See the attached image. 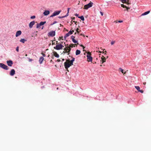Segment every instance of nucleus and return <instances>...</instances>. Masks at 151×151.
<instances>
[{
    "label": "nucleus",
    "instance_id": "1",
    "mask_svg": "<svg viewBox=\"0 0 151 151\" xmlns=\"http://www.w3.org/2000/svg\"><path fill=\"white\" fill-rule=\"evenodd\" d=\"M75 60V58H72V59L71 60H70L69 59H67L66 60V61L64 63V65L65 67L68 71H69L68 70V68L73 65V62Z\"/></svg>",
    "mask_w": 151,
    "mask_h": 151
},
{
    "label": "nucleus",
    "instance_id": "2",
    "mask_svg": "<svg viewBox=\"0 0 151 151\" xmlns=\"http://www.w3.org/2000/svg\"><path fill=\"white\" fill-rule=\"evenodd\" d=\"M87 61L88 62H92V57L91 56V53L89 52L87 53Z\"/></svg>",
    "mask_w": 151,
    "mask_h": 151
},
{
    "label": "nucleus",
    "instance_id": "3",
    "mask_svg": "<svg viewBox=\"0 0 151 151\" xmlns=\"http://www.w3.org/2000/svg\"><path fill=\"white\" fill-rule=\"evenodd\" d=\"M63 47H64V46L63 45L60 43V44L58 43L55 47H54V48L55 49L58 50L62 49Z\"/></svg>",
    "mask_w": 151,
    "mask_h": 151
},
{
    "label": "nucleus",
    "instance_id": "4",
    "mask_svg": "<svg viewBox=\"0 0 151 151\" xmlns=\"http://www.w3.org/2000/svg\"><path fill=\"white\" fill-rule=\"evenodd\" d=\"M93 3L91 1H90L88 4L85 5L84 6L83 9H87L88 8L91 7L93 5Z\"/></svg>",
    "mask_w": 151,
    "mask_h": 151
},
{
    "label": "nucleus",
    "instance_id": "5",
    "mask_svg": "<svg viewBox=\"0 0 151 151\" xmlns=\"http://www.w3.org/2000/svg\"><path fill=\"white\" fill-rule=\"evenodd\" d=\"M61 12V11L60 10L54 12L52 15L50 16V17H53L55 16L58 15Z\"/></svg>",
    "mask_w": 151,
    "mask_h": 151
},
{
    "label": "nucleus",
    "instance_id": "6",
    "mask_svg": "<svg viewBox=\"0 0 151 151\" xmlns=\"http://www.w3.org/2000/svg\"><path fill=\"white\" fill-rule=\"evenodd\" d=\"M0 67L5 70H8L9 69V68L7 66L3 63H0Z\"/></svg>",
    "mask_w": 151,
    "mask_h": 151
},
{
    "label": "nucleus",
    "instance_id": "7",
    "mask_svg": "<svg viewBox=\"0 0 151 151\" xmlns=\"http://www.w3.org/2000/svg\"><path fill=\"white\" fill-rule=\"evenodd\" d=\"M46 22H41L39 24H37L36 28H40L41 26L44 25L46 23Z\"/></svg>",
    "mask_w": 151,
    "mask_h": 151
},
{
    "label": "nucleus",
    "instance_id": "8",
    "mask_svg": "<svg viewBox=\"0 0 151 151\" xmlns=\"http://www.w3.org/2000/svg\"><path fill=\"white\" fill-rule=\"evenodd\" d=\"M55 32L54 31H52L48 33V36L53 37L55 36Z\"/></svg>",
    "mask_w": 151,
    "mask_h": 151
},
{
    "label": "nucleus",
    "instance_id": "9",
    "mask_svg": "<svg viewBox=\"0 0 151 151\" xmlns=\"http://www.w3.org/2000/svg\"><path fill=\"white\" fill-rule=\"evenodd\" d=\"M74 32V31L73 30L72 31L71 30L68 33L66 34L64 37V38H65L68 37L70 35L72 34Z\"/></svg>",
    "mask_w": 151,
    "mask_h": 151
},
{
    "label": "nucleus",
    "instance_id": "10",
    "mask_svg": "<svg viewBox=\"0 0 151 151\" xmlns=\"http://www.w3.org/2000/svg\"><path fill=\"white\" fill-rule=\"evenodd\" d=\"M35 24V22L34 21H32L29 24V27L30 28H32L33 25H34Z\"/></svg>",
    "mask_w": 151,
    "mask_h": 151
},
{
    "label": "nucleus",
    "instance_id": "11",
    "mask_svg": "<svg viewBox=\"0 0 151 151\" xmlns=\"http://www.w3.org/2000/svg\"><path fill=\"white\" fill-rule=\"evenodd\" d=\"M106 61V58L103 56H102L101 58V63L103 64V63L105 62Z\"/></svg>",
    "mask_w": 151,
    "mask_h": 151
},
{
    "label": "nucleus",
    "instance_id": "12",
    "mask_svg": "<svg viewBox=\"0 0 151 151\" xmlns=\"http://www.w3.org/2000/svg\"><path fill=\"white\" fill-rule=\"evenodd\" d=\"M6 62L8 65L9 66H11L13 64V62L12 60L7 61Z\"/></svg>",
    "mask_w": 151,
    "mask_h": 151
},
{
    "label": "nucleus",
    "instance_id": "13",
    "mask_svg": "<svg viewBox=\"0 0 151 151\" xmlns=\"http://www.w3.org/2000/svg\"><path fill=\"white\" fill-rule=\"evenodd\" d=\"M50 12L49 10H45L43 13L45 16H47L50 14Z\"/></svg>",
    "mask_w": 151,
    "mask_h": 151
},
{
    "label": "nucleus",
    "instance_id": "14",
    "mask_svg": "<svg viewBox=\"0 0 151 151\" xmlns=\"http://www.w3.org/2000/svg\"><path fill=\"white\" fill-rule=\"evenodd\" d=\"M15 74V71L14 69H12L10 72V75L11 76H14Z\"/></svg>",
    "mask_w": 151,
    "mask_h": 151
},
{
    "label": "nucleus",
    "instance_id": "15",
    "mask_svg": "<svg viewBox=\"0 0 151 151\" xmlns=\"http://www.w3.org/2000/svg\"><path fill=\"white\" fill-rule=\"evenodd\" d=\"M21 33H22V32L21 31L19 30V31H17L16 32V37H18V36L20 35L21 34Z\"/></svg>",
    "mask_w": 151,
    "mask_h": 151
},
{
    "label": "nucleus",
    "instance_id": "16",
    "mask_svg": "<svg viewBox=\"0 0 151 151\" xmlns=\"http://www.w3.org/2000/svg\"><path fill=\"white\" fill-rule=\"evenodd\" d=\"M75 37L73 36H72L71 37V39L72 40V41L74 43H76L78 41L75 39Z\"/></svg>",
    "mask_w": 151,
    "mask_h": 151
},
{
    "label": "nucleus",
    "instance_id": "17",
    "mask_svg": "<svg viewBox=\"0 0 151 151\" xmlns=\"http://www.w3.org/2000/svg\"><path fill=\"white\" fill-rule=\"evenodd\" d=\"M53 55L54 56L57 58H58L59 57V55L57 53V52L55 51H53Z\"/></svg>",
    "mask_w": 151,
    "mask_h": 151
},
{
    "label": "nucleus",
    "instance_id": "18",
    "mask_svg": "<svg viewBox=\"0 0 151 151\" xmlns=\"http://www.w3.org/2000/svg\"><path fill=\"white\" fill-rule=\"evenodd\" d=\"M44 60V58L43 57H40L39 60L40 63V64H41L42 63V62Z\"/></svg>",
    "mask_w": 151,
    "mask_h": 151
},
{
    "label": "nucleus",
    "instance_id": "19",
    "mask_svg": "<svg viewBox=\"0 0 151 151\" xmlns=\"http://www.w3.org/2000/svg\"><path fill=\"white\" fill-rule=\"evenodd\" d=\"M64 50L63 52V53H68V47H65L64 49Z\"/></svg>",
    "mask_w": 151,
    "mask_h": 151
},
{
    "label": "nucleus",
    "instance_id": "20",
    "mask_svg": "<svg viewBox=\"0 0 151 151\" xmlns=\"http://www.w3.org/2000/svg\"><path fill=\"white\" fill-rule=\"evenodd\" d=\"M121 6L122 7H123V8H127V10L128 11V10L129 9H130V8H129V7H127V6H126L124 5L123 4H122L121 5Z\"/></svg>",
    "mask_w": 151,
    "mask_h": 151
},
{
    "label": "nucleus",
    "instance_id": "21",
    "mask_svg": "<svg viewBox=\"0 0 151 151\" xmlns=\"http://www.w3.org/2000/svg\"><path fill=\"white\" fill-rule=\"evenodd\" d=\"M81 53V51L78 50H77L76 51V55H79Z\"/></svg>",
    "mask_w": 151,
    "mask_h": 151
},
{
    "label": "nucleus",
    "instance_id": "22",
    "mask_svg": "<svg viewBox=\"0 0 151 151\" xmlns=\"http://www.w3.org/2000/svg\"><path fill=\"white\" fill-rule=\"evenodd\" d=\"M150 12V11H149L146 12H145L144 13H143L142 14V15H147V14H148Z\"/></svg>",
    "mask_w": 151,
    "mask_h": 151
},
{
    "label": "nucleus",
    "instance_id": "23",
    "mask_svg": "<svg viewBox=\"0 0 151 151\" xmlns=\"http://www.w3.org/2000/svg\"><path fill=\"white\" fill-rule=\"evenodd\" d=\"M20 41V42H22L23 43H24L26 41V40L24 39H21Z\"/></svg>",
    "mask_w": 151,
    "mask_h": 151
},
{
    "label": "nucleus",
    "instance_id": "24",
    "mask_svg": "<svg viewBox=\"0 0 151 151\" xmlns=\"http://www.w3.org/2000/svg\"><path fill=\"white\" fill-rule=\"evenodd\" d=\"M78 18L80 19L82 21L84 20V17L83 16H81V17H78Z\"/></svg>",
    "mask_w": 151,
    "mask_h": 151
},
{
    "label": "nucleus",
    "instance_id": "25",
    "mask_svg": "<svg viewBox=\"0 0 151 151\" xmlns=\"http://www.w3.org/2000/svg\"><path fill=\"white\" fill-rule=\"evenodd\" d=\"M75 44H70L69 45V46H68V47H75Z\"/></svg>",
    "mask_w": 151,
    "mask_h": 151
},
{
    "label": "nucleus",
    "instance_id": "26",
    "mask_svg": "<svg viewBox=\"0 0 151 151\" xmlns=\"http://www.w3.org/2000/svg\"><path fill=\"white\" fill-rule=\"evenodd\" d=\"M135 88L138 90V91L140 90V88L139 86H135Z\"/></svg>",
    "mask_w": 151,
    "mask_h": 151
},
{
    "label": "nucleus",
    "instance_id": "27",
    "mask_svg": "<svg viewBox=\"0 0 151 151\" xmlns=\"http://www.w3.org/2000/svg\"><path fill=\"white\" fill-rule=\"evenodd\" d=\"M67 47H68V54L69 55V53L70 52L71 50V48L70 47H68V46Z\"/></svg>",
    "mask_w": 151,
    "mask_h": 151
},
{
    "label": "nucleus",
    "instance_id": "28",
    "mask_svg": "<svg viewBox=\"0 0 151 151\" xmlns=\"http://www.w3.org/2000/svg\"><path fill=\"white\" fill-rule=\"evenodd\" d=\"M119 70L120 71H121L122 72V73H123L124 74L125 73V72L124 73V70L123 69H122L121 68H119Z\"/></svg>",
    "mask_w": 151,
    "mask_h": 151
},
{
    "label": "nucleus",
    "instance_id": "29",
    "mask_svg": "<svg viewBox=\"0 0 151 151\" xmlns=\"http://www.w3.org/2000/svg\"><path fill=\"white\" fill-rule=\"evenodd\" d=\"M69 9H70V8H68V12H67V14H66V15H65V17H67V16H68V13H69Z\"/></svg>",
    "mask_w": 151,
    "mask_h": 151
},
{
    "label": "nucleus",
    "instance_id": "30",
    "mask_svg": "<svg viewBox=\"0 0 151 151\" xmlns=\"http://www.w3.org/2000/svg\"><path fill=\"white\" fill-rule=\"evenodd\" d=\"M121 0L122 2L123 3H124L127 2V0Z\"/></svg>",
    "mask_w": 151,
    "mask_h": 151
},
{
    "label": "nucleus",
    "instance_id": "31",
    "mask_svg": "<svg viewBox=\"0 0 151 151\" xmlns=\"http://www.w3.org/2000/svg\"><path fill=\"white\" fill-rule=\"evenodd\" d=\"M115 41H112L111 42V45H113L115 43Z\"/></svg>",
    "mask_w": 151,
    "mask_h": 151
},
{
    "label": "nucleus",
    "instance_id": "32",
    "mask_svg": "<svg viewBox=\"0 0 151 151\" xmlns=\"http://www.w3.org/2000/svg\"><path fill=\"white\" fill-rule=\"evenodd\" d=\"M35 16H33L31 17V18L32 19H35Z\"/></svg>",
    "mask_w": 151,
    "mask_h": 151
},
{
    "label": "nucleus",
    "instance_id": "33",
    "mask_svg": "<svg viewBox=\"0 0 151 151\" xmlns=\"http://www.w3.org/2000/svg\"><path fill=\"white\" fill-rule=\"evenodd\" d=\"M57 23V22L56 21H55L53 23L51 24V25H52Z\"/></svg>",
    "mask_w": 151,
    "mask_h": 151
},
{
    "label": "nucleus",
    "instance_id": "34",
    "mask_svg": "<svg viewBox=\"0 0 151 151\" xmlns=\"http://www.w3.org/2000/svg\"><path fill=\"white\" fill-rule=\"evenodd\" d=\"M19 47L18 46L16 48V50L18 52L19 51Z\"/></svg>",
    "mask_w": 151,
    "mask_h": 151
},
{
    "label": "nucleus",
    "instance_id": "35",
    "mask_svg": "<svg viewBox=\"0 0 151 151\" xmlns=\"http://www.w3.org/2000/svg\"><path fill=\"white\" fill-rule=\"evenodd\" d=\"M139 92H141V93H143V90H140L139 91Z\"/></svg>",
    "mask_w": 151,
    "mask_h": 151
},
{
    "label": "nucleus",
    "instance_id": "36",
    "mask_svg": "<svg viewBox=\"0 0 151 151\" xmlns=\"http://www.w3.org/2000/svg\"><path fill=\"white\" fill-rule=\"evenodd\" d=\"M79 29L78 28H77V29H76V31L78 33H79V31H78Z\"/></svg>",
    "mask_w": 151,
    "mask_h": 151
},
{
    "label": "nucleus",
    "instance_id": "37",
    "mask_svg": "<svg viewBox=\"0 0 151 151\" xmlns=\"http://www.w3.org/2000/svg\"><path fill=\"white\" fill-rule=\"evenodd\" d=\"M100 14H101V15L102 16H103V12H100Z\"/></svg>",
    "mask_w": 151,
    "mask_h": 151
},
{
    "label": "nucleus",
    "instance_id": "38",
    "mask_svg": "<svg viewBox=\"0 0 151 151\" xmlns=\"http://www.w3.org/2000/svg\"><path fill=\"white\" fill-rule=\"evenodd\" d=\"M42 55L43 56H44V57L45 56V54H44L43 53H42Z\"/></svg>",
    "mask_w": 151,
    "mask_h": 151
},
{
    "label": "nucleus",
    "instance_id": "39",
    "mask_svg": "<svg viewBox=\"0 0 151 151\" xmlns=\"http://www.w3.org/2000/svg\"><path fill=\"white\" fill-rule=\"evenodd\" d=\"M80 35H81V36H83L84 37H85V35L84 34H80Z\"/></svg>",
    "mask_w": 151,
    "mask_h": 151
},
{
    "label": "nucleus",
    "instance_id": "40",
    "mask_svg": "<svg viewBox=\"0 0 151 151\" xmlns=\"http://www.w3.org/2000/svg\"><path fill=\"white\" fill-rule=\"evenodd\" d=\"M65 17V16H63L61 17V18H64Z\"/></svg>",
    "mask_w": 151,
    "mask_h": 151
},
{
    "label": "nucleus",
    "instance_id": "41",
    "mask_svg": "<svg viewBox=\"0 0 151 151\" xmlns=\"http://www.w3.org/2000/svg\"><path fill=\"white\" fill-rule=\"evenodd\" d=\"M123 22L122 21H119L118 22L119 23L122 22Z\"/></svg>",
    "mask_w": 151,
    "mask_h": 151
},
{
    "label": "nucleus",
    "instance_id": "42",
    "mask_svg": "<svg viewBox=\"0 0 151 151\" xmlns=\"http://www.w3.org/2000/svg\"><path fill=\"white\" fill-rule=\"evenodd\" d=\"M57 61L58 62H59L60 61V60L59 59H58Z\"/></svg>",
    "mask_w": 151,
    "mask_h": 151
},
{
    "label": "nucleus",
    "instance_id": "43",
    "mask_svg": "<svg viewBox=\"0 0 151 151\" xmlns=\"http://www.w3.org/2000/svg\"><path fill=\"white\" fill-rule=\"evenodd\" d=\"M55 42H53V41H52V45H55Z\"/></svg>",
    "mask_w": 151,
    "mask_h": 151
},
{
    "label": "nucleus",
    "instance_id": "44",
    "mask_svg": "<svg viewBox=\"0 0 151 151\" xmlns=\"http://www.w3.org/2000/svg\"><path fill=\"white\" fill-rule=\"evenodd\" d=\"M75 15L77 17V16H78V14H75Z\"/></svg>",
    "mask_w": 151,
    "mask_h": 151
},
{
    "label": "nucleus",
    "instance_id": "45",
    "mask_svg": "<svg viewBox=\"0 0 151 151\" xmlns=\"http://www.w3.org/2000/svg\"><path fill=\"white\" fill-rule=\"evenodd\" d=\"M73 22H75V24H76V23L77 22H76L75 21H73Z\"/></svg>",
    "mask_w": 151,
    "mask_h": 151
},
{
    "label": "nucleus",
    "instance_id": "46",
    "mask_svg": "<svg viewBox=\"0 0 151 151\" xmlns=\"http://www.w3.org/2000/svg\"><path fill=\"white\" fill-rule=\"evenodd\" d=\"M32 59H29V61H32Z\"/></svg>",
    "mask_w": 151,
    "mask_h": 151
},
{
    "label": "nucleus",
    "instance_id": "47",
    "mask_svg": "<svg viewBox=\"0 0 151 151\" xmlns=\"http://www.w3.org/2000/svg\"><path fill=\"white\" fill-rule=\"evenodd\" d=\"M105 53V54H106V53H107V52H106V50H105V51H104Z\"/></svg>",
    "mask_w": 151,
    "mask_h": 151
},
{
    "label": "nucleus",
    "instance_id": "48",
    "mask_svg": "<svg viewBox=\"0 0 151 151\" xmlns=\"http://www.w3.org/2000/svg\"><path fill=\"white\" fill-rule=\"evenodd\" d=\"M75 19V18L74 17H73V18H72V19L73 20H74V19Z\"/></svg>",
    "mask_w": 151,
    "mask_h": 151
},
{
    "label": "nucleus",
    "instance_id": "49",
    "mask_svg": "<svg viewBox=\"0 0 151 151\" xmlns=\"http://www.w3.org/2000/svg\"><path fill=\"white\" fill-rule=\"evenodd\" d=\"M146 84V82H144V83H143V84H144V85H145Z\"/></svg>",
    "mask_w": 151,
    "mask_h": 151
},
{
    "label": "nucleus",
    "instance_id": "50",
    "mask_svg": "<svg viewBox=\"0 0 151 151\" xmlns=\"http://www.w3.org/2000/svg\"><path fill=\"white\" fill-rule=\"evenodd\" d=\"M58 41H57L56 42V44H57V45H58Z\"/></svg>",
    "mask_w": 151,
    "mask_h": 151
},
{
    "label": "nucleus",
    "instance_id": "51",
    "mask_svg": "<svg viewBox=\"0 0 151 151\" xmlns=\"http://www.w3.org/2000/svg\"><path fill=\"white\" fill-rule=\"evenodd\" d=\"M80 46L82 47L83 46V45H81Z\"/></svg>",
    "mask_w": 151,
    "mask_h": 151
},
{
    "label": "nucleus",
    "instance_id": "52",
    "mask_svg": "<svg viewBox=\"0 0 151 151\" xmlns=\"http://www.w3.org/2000/svg\"><path fill=\"white\" fill-rule=\"evenodd\" d=\"M59 38H60V39H62L63 40V39H62V38H61V37H59Z\"/></svg>",
    "mask_w": 151,
    "mask_h": 151
},
{
    "label": "nucleus",
    "instance_id": "53",
    "mask_svg": "<svg viewBox=\"0 0 151 151\" xmlns=\"http://www.w3.org/2000/svg\"><path fill=\"white\" fill-rule=\"evenodd\" d=\"M99 53H101V51H99Z\"/></svg>",
    "mask_w": 151,
    "mask_h": 151
},
{
    "label": "nucleus",
    "instance_id": "54",
    "mask_svg": "<svg viewBox=\"0 0 151 151\" xmlns=\"http://www.w3.org/2000/svg\"><path fill=\"white\" fill-rule=\"evenodd\" d=\"M129 0H127V2L128 3V2L129 1Z\"/></svg>",
    "mask_w": 151,
    "mask_h": 151
},
{
    "label": "nucleus",
    "instance_id": "55",
    "mask_svg": "<svg viewBox=\"0 0 151 151\" xmlns=\"http://www.w3.org/2000/svg\"><path fill=\"white\" fill-rule=\"evenodd\" d=\"M83 49H84L85 47L83 46Z\"/></svg>",
    "mask_w": 151,
    "mask_h": 151
},
{
    "label": "nucleus",
    "instance_id": "56",
    "mask_svg": "<svg viewBox=\"0 0 151 151\" xmlns=\"http://www.w3.org/2000/svg\"><path fill=\"white\" fill-rule=\"evenodd\" d=\"M80 2V1H79L78 4V5L79 4Z\"/></svg>",
    "mask_w": 151,
    "mask_h": 151
},
{
    "label": "nucleus",
    "instance_id": "57",
    "mask_svg": "<svg viewBox=\"0 0 151 151\" xmlns=\"http://www.w3.org/2000/svg\"><path fill=\"white\" fill-rule=\"evenodd\" d=\"M59 18H60V19L61 18V17H59Z\"/></svg>",
    "mask_w": 151,
    "mask_h": 151
},
{
    "label": "nucleus",
    "instance_id": "58",
    "mask_svg": "<svg viewBox=\"0 0 151 151\" xmlns=\"http://www.w3.org/2000/svg\"><path fill=\"white\" fill-rule=\"evenodd\" d=\"M64 59H62V60L64 61Z\"/></svg>",
    "mask_w": 151,
    "mask_h": 151
},
{
    "label": "nucleus",
    "instance_id": "59",
    "mask_svg": "<svg viewBox=\"0 0 151 151\" xmlns=\"http://www.w3.org/2000/svg\"><path fill=\"white\" fill-rule=\"evenodd\" d=\"M43 29V26L42 27V29Z\"/></svg>",
    "mask_w": 151,
    "mask_h": 151
},
{
    "label": "nucleus",
    "instance_id": "60",
    "mask_svg": "<svg viewBox=\"0 0 151 151\" xmlns=\"http://www.w3.org/2000/svg\"><path fill=\"white\" fill-rule=\"evenodd\" d=\"M25 56H27V54H26L25 55Z\"/></svg>",
    "mask_w": 151,
    "mask_h": 151
},
{
    "label": "nucleus",
    "instance_id": "61",
    "mask_svg": "<svg viewBox=\"0 0 151 151\" xmlns=\"http://www.w3.org/2000/svg\"><path fill=\"white\" fill-rule=\"evenodd\" d=\"M84 0L85 1H86V0Z\"/></svg>",
    "mask_w": 151,
    "mask_h": 151
},
{
    "label": "nucleus",
    "instance_id": "62",
    "mask_svg": "<svg viewBox=\"0 0 151 151\" xmlns=\"http://www.w3.org/2000/svg\"><path fill=\"white\" fill-rule=\"evenodd\" d=\"M98 58H96V60H97Z\"/></svg>",
    "mask_w": 151,
    "mask_h": 151
},
{
    "label": "nucleus",
    "instance_id": "63",
    "mask_svg": "<svg viewBox=\"0 0 151 151\" xmlns=\"http://www.w3.org/2000/svg\"><path fill=\"white\" fill-rule=\"evenodd\" d=\"M76 34V32L75 33V35Z\"/></svg>",
    "mask_w": 151,
    "mask_h": 151
},
{
    "label": "nucleus",
    "instance_id": "64",
    "mask_svg": "<svg viewBox=\"0 0 151 151\" xmlns=\"http://www.w3.org/2000/svg\"><path fill=\"white\" fill-rule=\"evenodd\" d=\"M94 63H96V62H94Z\"/></svg>",
    "mask_w": 151,
    "mask_h": 151
}]
</instances>
